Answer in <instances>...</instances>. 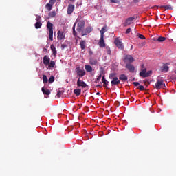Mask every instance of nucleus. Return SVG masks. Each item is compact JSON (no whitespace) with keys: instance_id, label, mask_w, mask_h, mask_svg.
I'll return each mask as SVG.
<instances>
[{"instance_id":"nucleus-43","label":"nucleus","mask_w":176,"mask_h":176,"mask_svg":"<svg viewBox=\"0 0 176 176\" xmlns=\"http://www.w3.org/2000/svg\"><path fill=\"white\" fill-rule=\"evenodd\" d=\"M56 0H50L49 3L53 6L56 3Z\"/></svg>"},{"instance_id":"nucleus-1","label":"nucleus","mask_w":176,"mask_h":176,"mask_svg":"<svg viewBox=\"0 0 176 176\" xmlns=\"http://www.w3.org/2000/svg\"><path fill=\"white\" fill-rule=\"evenodd\" d=\"M85 24H86V22H85L83 19L78 21L77 27L78 32H82L83 31V28H85Z\"/></svg>"},{"instance_id":"nucleus-34","label":"nucleus","mask_w":176,"mask_h":176,"mask_svg":"<svg viewBox=\"0 0 176 176\" xmlns=\"http://www.w3.org/2000/svg\"><path fill=\"white\" fill-rule=\"evenodd\" d=\"M48 16L49 17H51V18L56 17V11H52L50 12Z\"/></svg>"},{"instance_id":"nucleus-40","label":"nucleus","mask_w":176,"mask_h":176,"mask_svg":"<svg viewBox=\"0 0 176 176\" xmlns=\"http://www.w3.org/2000/svg\"><path fill=\"white\" fill-rule=\"evenodd\" d=\"M49 83H53L54 82V76H51L48 80Z\"/></svg>"},{"instance_id":"nucleus-54","label":"nucleus","mask_w":176,"mask_h":176,"mask_svg":"<svg viewBox=\"0 0 176 176\" xmlns=\"http://www.w3.org/2000/svg\"><path fill=\"white\" fill-rule=\"evenodd\" d=\"M43 52H47V49L44 48V49H43Z\"/></svg>"},{"instance_id":"nucleus-15","label":"nucleus","mask_w":176,"mask_h":176,"mask_svg":"<svg viewBox=\"0 0 176 176\" xmlns=\"http://www.w3.org/2000/svg\"><path fill=\"white\" fill-rule=\"evenodd\" d=\"M43 64H44L45 65H49V64L50 63V58H49V56H47L45 55V56L43 57Z\"/></svg>"},{"instance_id":"nucleus-22","label":"nucleus","mask_w":176,"mask_h":176,"mask_svg":"<svg viewBox=\"0 0 176 176\" xmlns=\"http://www.w3.org/2000/svg\"><path fill=\"white\" fill-rule=\"evenodd\" d=\"M85 71L87 72H93V67L90 66V65H85Z\"/></svg>"},{"instance_id":"nucleus-49","label":"nucleus","mask_w":176,"mask_h":176,"mask_svg":"<svg viewBox=\"0 0 176 176\" xmlns=\"http://www.w3.org/2000/svg\"><path fill=\"white\" fill-rule=\"evenodd\" d=\"M76 26V23H74V26L72 28L73 31H75V27Z\"/></svg>"},{"instance_id":"nucleus-16","label":"nucleus","mask_w":176,"mask_h":176,"mask_svg":"<svg viewBox=\"0 0 176 176\" xmlns=\"http://www.w3.org/2000/svg\"><path fill=\"white\" fill-rule=\"evenodd\" d=\"M41 91L42 93H43L45 96H50V90L47 89V88H45V87H43L41 88Z\"/></svg>"},{"instance_id":"nucleus-20","label":"nucleus","mask_w":176,"mask_h":176,"mask_svg":"<svg viewBox=\"0 0 176 176\" xmlns=\"http://www.w3.org/2000/svg\"><path fill=\"white\" fill-rule=\"evenodd\" d=\"M80 45L82 50H85V49L86 48V41L85 40H82L80 42Z\"/></svg>"},{"instance_id":"nucleus-3","label":"nucleus","mask_w":176,"mask_h":176,"mask_svg":"<svg viewBox=\"0 0 176 176\" xmlns=\"http://www.w3.org/2000/svg\"><path fill=\"white\" fill-rule=\"evenodd\" d=\"M75 71L79 78H83V76L86 75V72H85L83 69H81L80 67H76Z\"/></svg>"},{"instance_id":"nucleus-59","label":"nucleus","mask_w":176,"mask_h":176,"mask_svg":"<svg viewBox=\"0 0 176 176\" xmlns=\"http://www.w3.org/2000/svg\"><path fill=\"white\" fill-rule=\"evenodd\" d=\"M142 67L144 68V65H142Z\"/></svg>"},{"instance_id":"nucleus-12","label":"nucleus","mask_w":176,"mask_h":176,"mask_svg":"<svg viewBox=\"0 0 176 176\" xmlns=\"http://www.w3.org/2000/svg\"><path fill=\"white\" fill-rule=\"evenodd\" d=\"M167 64H164L163 66L160 67L161 72H168V69H170V67L167 66Z\"/></svg>"},{"instance_id":"nucleus-23","label":"nucleus","mask_w":176,"mask_h":176,"mask_svg":"<svg viewBox=\"0 0 176 176\" xmlns=\"http://www.w3.org/2000/svg\"><path fill=\"white\" fill-rule=\"evenodd\" d=\"M140 76H142V78H146V69H143L139 74Z\"/></svg>"},{"instance_id":"nucleus-30","label":"nucleus","mask_w":176,"mask_h":176,"mask_svg":"<svg viewBox=\"0 0 176 176\" xmlns=\"http://www.w3.org/2000/svg\"><path fill=\"white\" fill-rule=\"evenodd\" d=\"M109 79H112V80L113 79H115V78H118V76H116V73H111L109 74Z\"/></svg>"},{"instance_id":"nucleus-17","label":"nucleus","mask_w":176,"mask_h":176,"mask_svg":"<svg viewBox=\"0 0 176 176\" xmlns=\"http://www.w3.org/2000/svg\"><path fill=\"white\" fill-rule=\"evenodd\" d=\"M129 79L127 76L126 74H120L119 76V80H121L122 82H126Z\"/></svg>"},{"instance_id":"nucleus-57","label":"nucleus","mask_w":176,"mask_h":176,"mask_svg":"<svg viewBox=\"0 0 176 176\" xmlns=\"http://www.w3.org/2000/svg\"><path fill=\"white\" fill-rule=\"evenodd\" d=\"M133 80H135V78H133Z\"/></svg>"},{"instance_id":"nucleus-18","label":"nucleus","mask_w":176,"mask_h":176,"mask_svg":"<svg viewBox=\"0 0 176 176\" xmlns=\"http://www.w3.org/2000/svg\"><path fill=\"white\" fill-rule=\"evenodd\" d=\"M102 82L103 83V86L104 87H106V89H108V86L107 85L109 83V82L108 80H107V79H105V76H103L102 78Z\"/></svg>"},{"instance_id":"nucleus-8","label":"nucleus","mask_w":176,"mask_h":176,"mask_svg":"<svg viewBox=\"0 0 176 176\" xmlns=\"http://www.w3.org/2000/svg\"><path fill=\"white\" fill-rule=\"evenodd\" d=\"M125 67L132 74L135 71V67L131 65V63H126Z\"/></svg>"},{"instance_id":"nucleus-58","label":"nucleus","mask_w":176,"mask_h":176,"mask_svg":"<svg viewBox=\"0 0 176 176\" xmlns=\"http://www.w3.org/2000/svg\"><path fill=\"white\" fill-rule=\"evenodd\" d=\"M175 74H176V70L175 71Z\"/></svg>"},{"instance_id":"nucleus-9","label":"nucleus","mask_w":176,"mask_h":176,"mask_svg":"<svg viewBox=\"0 0 176 176\" xmlns=\"http://www.w3.org/2000/svg\"><path fill=\"white\" fill-rule=\"evenodd\" d=\"M100 47H105V41H104V32H102V36L99 41Z\"/></svg>"},{"instance_id":"nucleus-38","label":"nucleus","mask_w":176,"mask_h":176,"mask_svg":"<svg viewBox=\"0 0 176 176\" xmlns=\"http://www.w3.org/2000/svg\"><path fill=\"white\" fill-rule=\"evenodd\" d=\"M165 10H173V7H171V5L165 6Z\"/></svg>"},{"instance_id":"nucleus-33","label":"nucleus","mask_w":176,"mask_h":176,"mask_svg":"<svg viewBox=\"0 0 176 176\" xmlns=\"http://www.w3.org/2000/svg\"><path fill=\"white\" fill-rule=\"evenodd\" d=\"M63 94H64V91L63 90H59L58 92H57V97L58 98H60V97H61V96H63Z\"/></svg>"},{"instance_id":"nucleus-46","label":"nucleus","mask_w":176,"mask_h":176,"mask_svg":"<svg viewBox=\"0 0 176 176\" xmlns=\"http://www.w3.org/2000/svg\"><path fill=\"white\" fill-rule=\"evenodd\" d=\"M139 38L140 39H145V36L144 35H142V34H139Z\"/></svg>"},{"instance_id":"nucleus-28","label":"nucleus","mask_w":176,"mask_h":176,"mask_svg":"<svg viewBox=\"0 0 176 176\" xmlns=\"http://www.w3.org/2000/svg\"><path fill=\"white\" fill-rule=\"evenodd\" d=\"M49 82V80L47 79V76L45 74L43 75V83L46 84Z\"/></svg>"},{"instance_id":"nucleus-13","label":"nucleus","mask_w":176,"mask_h":176,"mask_svg":"<svg viewBox=\"0 0 176 176\" xmlns=\"http://www.w3.org/2000/svg\"><path fill=\"white\" fill-rule=\"evenodd\" d=\"M118 85H120V80H118V77H116L111 80V86H118Z\"/></svg>"},{"instance_id":"nucleus-26","label":"nucleus","mask_w":176,"mask_h":176,"mask_svg":"<svg viewBox=\"0 0 176 176\" xmlns=\"http://www.w3.org/2000/svg\"><path fill=\"white\" fill-rule=\"evenodd\" d=\"M45 8L47 10L50 11L53 8V5L50 4V3L45 5Z\"/></svg>"},{"instance_id":"nucleus-56","label":"nucleus","mask_w":176,"mask_h":176,"mask_svg":"<svg viewBox=\"0 0 176 176\" xmlns=\"http://www.w3.org/2000/svg\"><path fill=\"white\" fill-rule=\"evenodd\" d=\"M72 2H75V0H70Z\"/></svg>"},{"instance_id":"nucleus-37","label":"nucleus","mask_w":176,"mask_h":176,"mask_svg":"<svg viewBox=\"0 0 176 176\" xmlns=\"http://www.w3.org/2000/svg\"><path fill=\"white\" fill-rule=\"evenodd\" d=\"M105 30H107V26H104L103 28H102L100 30V36H102V32H103V35L104 34H105Z\"/></svg>"},{"instance_id":"nucleus-42","label":"nucleus","mask_w":176,"mask_h":176,"mask_svg":"<svg viewBox=\"0 0 176 176\" xmlns=\"http://www.w3.org/2000/svg\"><path fill=\"white\" fill-rule=\"evenodd\" d=\"M41 19H42V17H41V16H36V21L37 22H41Z\"/></svg>"},{"instance_id":"nucleus-29","label":"nucleus","mask_w":176,"mask_h":176,"mask_svg":"<svg viewBox=\"0 0 176 176\" xmlns=\"http://www.w3.org/2000/svg\"><path fill=\"white\" fill-rule=\"evenodd\" d=\"M68 47V41H65L64 43L61 44V49H67Z\"/></svg>"},{"instance_id":"nucleus-39","label":"nucleus","mask_w":176,"mask_h":176,"mask_svg":"<svg viewBox=\"0 0 176 176\" xmlns=\"http://www.w3.org/2000/svg\"><path fill=\"white\" fill-rule=\"evenodd\" d=\"M151 75H152V71H148L147 72H146V78H149V76H151Z\"/></svg>"},{"instance_id":"nucleus-14","label":"nucleus","mask_w":176,"mask_h":176,"mask_svg":"<svg viewBox=\"0 0 176 176\" xmlns=\"http://www.w3.org/2000/svg\"><path fill=\"white\" fill-rule=\"evenodd\" d=\"M64 38H65V35H64V32H61V31H58V41H62V39H64Z\"/></svg>"},{"instance_id":"nucleus-45","label":"nucleus","mask_w":176,"mask_h":176,"mask_svg":"<svg viewBox=\"0 0 176 176\" xmlns=\"http://www.w3.org/2000/svg\"><path fill=\"white\" fill-rule=\"evenodd\" d=\"M139 89L141 91H144L145 90V87L142 85L139 86Z\"/></svg>"},{"instance_id":"nucleus-55","label":"nucleus","mask_w":176,"mask_h":176,"mask_svg":"<svg viewBox=\"0 0 176 176\" xmlns=\"http://www.w3.org/2000/svg\"><path fill=\"white\" fill-rule=\"evenodd\" d=\"M96 95H97V96H100V92H97V93H96Z\"/></svg>"},{"instance_id":"nucleus-36","label":"nucleus","mask_w":176,"mask_h":176,"mask_svg":"<svg viewBox=\"0 0 176 176\" xmlns=\"http://www.w3.org/2000/svg\"><path fill=\"white\" fill-rule=\"evenodd\" d=\"M105 52L107 54H109V56H111V48L109 47H106L105 48Z\"/></svg>"},{"instance_id":"nucleus-44","label":"nucleus","mask_w":176,"mask_h":176,"mask_svg":"<svg viewBox=\"0 0 176 176\" xmlns=\"http://www.w3.org/2000/svg\"><path fill=\"white\" fill-rule=\"evenodd\" d=\"M111 3H119V0H111Z\"/></svg>"},{"instance_id":"nucleus-32","label":"nucleus","mask_w":176,"mask_h":176,"mask_svg":"<svg viewBox=\"0 0 176 176\" xmlns=\"http://www.w3.org/2000/svg\"><path fill=\"white\" fill-rule=\"evenodd\" d=\"M55 65H56V62H54V60H52L49 63V68H54Z\"/></svg>"},{"instance_id":"nucleus-5","label":"nucleus","mask_w":176,"mask_h":176,"mask_svg":"<svg viewBox=\"0 0 176 176\" xmlns=\"http://www.w3.org/2000/svg\"><path fill=\"white\" fill-rule=\"evenodd\" d=\"M166 87V84L163 80H157V82L155 83V89L159 90V89H164Z\"/></svg>"},{"instance_id":"nucleus-53","label":"nucleus","mask_w":176,"mask_h":176,"mask_svg":"<svg viewBox=\"0 0 176 176\" xmlns=\"http://www.w3.org/2000/svg\"><path fill=\"white\" fill-rule=\"evenodd\" d=\"M73 35H74V36H75V35H76V31L73 30Z\"/></svg>"},{"instance_id":"nucleus-47","label":"nucleus","mask_w":176,"mask_h":176,"mask_svg":"<svg viewBox=\"0 0 176 176\" xmlns=\"http://www.w3.org/2000/svg\"><path fill=\"white\" fill-rule=\"evenodd\" d=\"M130 32H131V28H128L126 31V34H130Z\"/></svg>"},{"instance_id":"nucleus-31","label":"nucleus","mask_w":176,"mask_h":176,"mask_svg":"<svg viewBox=\"0 0 176 176\" xmlns=\"http://www.w3.org/2000/svg\"><path fill=\"white\" fill-rule=\"evenodd\" d=\"M35 28H36L37 30L39 29V28H42V23L36 22L35 23Z\"/></svg>"},{"instance_id":"nucleus-41","label":"nucleus","mask_w":176,"mask_h":176,"mask_svg":"<svg viewBox=\"0 0 176 176\" xmlns=\"http://www.w3.org/2000/svg\"><path fill=\"white\" fill-rule=\"evenodd\" d=\"M102 77V74H100L98 78H96V82H100L101 80V78Z\"/></svg>"},{"instance_id":"nucleus-25","label":"nucleus","mask_w":176,"mask_h":176,"mask_svg":"<svg viewBox=\"0 0 176 176\" xmlns=\"http://www.w3.org/2000/svg\"><path fill=\"white\" fill-rule=\"evenodd\" d=\"M50 40L53 41V29H49Z\"/></svg>"},{"instance_id":"nucleus-6","label":"nucleus","mask_w":176,"mask_h":176,"mask_svg":"<svg viewBox=\"0 0 176 176\" xmlns=\"http://www.w3.org/2000/svg\"><path fill=\"white\" fill-rule=\"evenodd\" d=\"M135 17L134 16H130L129 18H127L125 20V22L124 23V27H127V25H130V24H131V23H133V20H135Z\"/></svg>"},{"instance_id":"nucleus-51","label":"nucleus","mask_w":176,"mask_h":176,"mask_svg":"<svg viewBox=\"0 0 176 176\" xmlns=\"http://www.w3.org/2000/svg\"><path fill=\"white\" fill-rule=\"evenodd\" d=\"M163 8H164V9H166V6H160V9H163Z\"/></svg>"},{"instance_id":"nucleus-50","label":"nucleus","mask_w":176,"mask_h":176,"mask_svg":"<svg viewBox=\"0 0 176 176\" xmlns=\"http://www.w3.org/2000/svg\"><path fill=\"white\" fill-rule=\"evenodd\" d=\"M140 2V0H133V3H138Z\"/></svg>"},{"instance_id":"nucleus-2","label":"nucleus","mask_w":176,"mask_h":176,"mask_svg":"<svg viewBox=\"0 0 176 176\" xmlns=\"http://www.w3.org/2000/svg\"><path fill=\"white\" fill-rule=\"evenodd\" d=\"M123 61L126 63V64H131V63H134V58H133L131 55H125Z\"/></svg>"},{"instance_id":"nucleus-48","label":"nucleus","mask_w":176,"mask_h":176,"mask_svg":"<svg viewBox=\"0 0 176 176\" xmlns=\"http://www.w3.org/2000/svg\"><path fill=\"white\" fill-rule=\"evenodd\" d=\"M133 85H134V86L137 87V86H139L140 82H133Z\"/></svg>"},{"instance_id":"nucleus-27","label":"nucleus","mask_w":176,"mask_h":176,"mask_svg":"<svg viewBox=\"0 0 176 176\" xmlns=\"http://www.w3.org/2000/svg\"><path fill=\"white\" fill-rule=\"evenodd\" d=\"M47 30H53V23H50V21H48L47 23Z\"/></svg>"},{"instance_id":"nucleus-24","label":"nucleus","mask_w":176,"mask_h":176,"mask_svg":"<svg viewBox=\"0 0 176 176\" xmlns=\"http://www.w3.org/2000/svg\"><path fill=\"white\" fill-rule=\"evenodd\" d=\"M74 93L77 96H80V94L82 93V89H76L74 90Z\"/></svg>"},{"instance_id":"nucleus-19","label":"nucleus","mask_w":176,"mask_h":176,"mask_svg":"<svg viewBox=\"0 0 176 176\" xmlns=\"http://www.w3.org/2000/svg\"><path fill=\"white\" fill-rule=\"evenodd\" d=\"M50 49H51V50H52L53 56H56L57 50H56V47L54 46V45L52 44L50 46Z\"/></svg>"},{"instance_id":"nucleus-11","label":"nucleus","mask_w":176,"mask_h":176,"mask_svg":"<svg viewBox=\"0 0 176 176\" xmlns=\"http://www.w3.org/2000/svg\"><path fill=\"white\" fill-rule=\"evenodd\" d=\"M93 31V28L91 27H87L85 31L81 32L82 36H85V35H87V34H90Z\"/></svg>"},{"instance_id":"nucleus-21","label":"nucleus","mask_w":176,"mask_h":176,"mask_svg":"<svg viewBox=\"0 0 176 176\" xmlns=\"http://www.w3.org/2000/svg\"><path fill=\"white\" fill-rule=\"evenodd\" d=\"M89 64H91V65H97V64H98V61L97 59L91 58L89 60Z\"/></svg>"},{"instance_id":"nucleus-4","label":"nucleus","mask_w":176,"mask_h":176,"mask_svg":"<svg viewBox=\"0 0 176 176\" xmlns=\"http://www.w3.org/2000/svg\"><path fill=\"white\" fill-rule=\"evenodd\" d=\"M114 43L118 49H120L121 50H124V45H123V43H122V41H120L118 38H116L115 39Z\"/></svg>"},{"instance_id":"nucleus-10","label":"nucleus","mask_w":176,"mask_h":176,"mask_svg":"<svg viewBox=\"0 0 176 176\" xmlns=\"http://www.w3.org/2000/svg\"><path fill=\"white\" fill-rule=\"evenodd\" d=\"M75 9V6L74 4H69L67 7V14H72L74 13V10Z\"/></svg>"},{"instance_id":"nucleus-52","label":"nucleus","mask_w":176,"mask_h":176,"mask_svg":"<svg viewBox=\"0 0 176 176\" xmlns=\"http://www.w3.org/2000/svg\"><path fill=\"white\" fill-rule=\"evenodd\" d=\"M96 87H100V89H102V85H96Z\"/></svg>"},{"instance_id":"nucleus-7","label":"nucleus","mask_w":176,"mask_h":176,"mask_svg":"<svg viewBox=\"0 0 176 176\" xmlns=\"http://www.w3.org/2000/svg\"><path fill=\"white\" fill-rule=\"evenodd\" d=\"M77 86L78 87L85 88L87 87V85L83 80H80V78H78L77 80Z\"/></svg>"},{"instance_id":"nucleus-35","label":"nucleus","mask_w":176,"mask_h":176,"mask_svg":"<svg viewBox=\"0 0 176 176\" xmlns=\"http://www.w3.org/2000/svg\"><path fill=\"white\" fill-rule=\"evenodd\" d=\"M157 41V42H164V41H166V37L160 36V37H158Z\"/></svg>"}]
</instances>
